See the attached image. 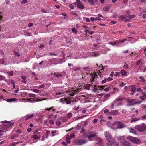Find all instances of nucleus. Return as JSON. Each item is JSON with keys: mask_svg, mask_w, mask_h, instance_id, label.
Returning <instances> with one entry per match:
<instances>
[{"mask_svg": "<svg viewBox=\"0 0 146 146\" xmlns=\"http://www.w3.org/2000/svg\"><path fill=\"white\" fill-rule=\"evenodd\" d=\"M97 133L94 132H89L88 133L85 134L84 137H88L89 140L90 141H92L94 140V138H96V140L98 142L96 143L98 144L101 145L102 144L101 140L97 136Z\"/></svg>", "mask_w": 146, "mask_h": 146, "instance_id": "1", "label": "nucleus"}, {"mask_svg": "<svg viewBox=\"0 0 146 146\" xmlns=\"http://www.w3.org/2000/svg\"><path fill=\"white\" fill-rule=\"evenodd\" d=\"M104 135L106 139L110 143L116 146L119 145V143H117L115 140L112 139L111 135L108 131H105Z\"/></svg>", "mask_w": 146, "mask_h": 146, "instance_id": "2", "label": "nucleus"}, {"mask_svg": "<svg viewBox=\"0 0 146 146\" xmlns=\"http://www.w3.org/2000/svg\"><path fill=\"white\" fill-rule=\"evenodd\" d=\"M107 126L113 130H115L118 129L117 121H115L112 123L110 122H108L107 123Z\"/></svg>", "mask_w": 146, "mask_h": 146, "instance_id": "3", "label": "nucleus"}, {"mask_svg": "<svg viewBox=\"0 0 146 146\" xmlns=\"http://www.w3.org/2000/svg\"><path fill=\"white\" fill-rule=\"evenodd\" d=\"M127 139L129 141L138 144L140 143V140L137 138L132 137L131 136H129L127 138Z\"/></svg>", "mask_w": 146, "mask_h": 146, "instance_id": "4", "label": "nucleus"}, {"mask_svg": "<svg viewBox=\"0 0 146 146\" xmlns=\"http://www.w3.org/2000/svg\"><path fill=\"white\" fill-rule=\"evenodd\" d=\"M145 125H143L141 126H136L135 127V128L139 131L142 132L145 130H146V127Z\"/></svg>", "mask_w": 146, "mask_h": 146, "instance_id": "5", "label": "nucleus"}, {"mask_svg": "<svg viewBox=\"0 0 146 146\" xmlns=\"http://www.w3.org/2000/svg\"><path fill=\"white\" fill-rule=\"evenodd\" d=\"M87 141L84 140H76L75 141L74 143L77 145H80L85 143Z\"/></svg>", "mask_w": 146, "mask_h": 146, "instance_id": "6", "label": "nucleus"}, {"mask_svg": "<svg viewBox=\"0 0 146 146\" xmlns=\"http://www.w3.org/2000/svg\"><path fill=\"white\" fill-rule=\"evenodd\" d=\"M45 99H35L32 100L31 98H29V99H27V102H30L33 103V102H37L40 101H42L43 100H45Z\"/></svg>", "mask_w": 146, "mask_h": 146, "instance_id": "7", "label": "nucleus"}, {"mask_svg": "<svg viewBox=\"0 0 146 146\" xmlns=\"http://www.w3.org/2000/svg\"><path fill=\"white\" fill-rule=\"evenodd\" d=\"M77 7L78 8L83 9L84 8V6L82 5V3L80 1V0H76Z\"/></svg>", "mask_w": 146, "mask_h": 146, "instance_id": "8", "label": "nucleus"}, {"mask_svg": "<svg viewBox=\"0 0 146 146\" xmlns=\"http://www.w3.org/2000/svg\"><path fill=\"white\" fill-rule=\"evenodd\" d=\"M135 99H128L127 100V102L128 103V106H134V105H132L135 101Z\"/></svg>", "mask_w": 146, "mask_h": 146, "instance_id": "9", "label": "nucleus"}, {"mask_svg": "<svg viewBox=\"0 0 146 146\" xmlns=\"http://www.w3.org/2000/svg\"><path fill=\"white\" fill-rule=\"evenodd\" d=\"M118 129L122 128L125 127V125L120 121H117Z\"/></svg>", "mask_w": 146, "mask_h": 146, "instance_id": "10", "label": "nucleus"}, {"mask_svg": "<svg viewBox=\"0 0 146 146\" xmlns=\"http://www.w3.org/2000/svg\"><path fill=\"white\" fill-rule=\"evenodd\" d=\"M108 114L109 115H116L118 114V111L117 110H114L111 112H109Z\"/></svg>", "mask_w": 146, "mask_h": 146, "instance_id": "11", "label": "nucleus"}, {"mask_svg": "<svg viewBox=\"0 0 146 146\" xmlns=\"http://www.w3.org/2000/svg\"><path fill=\"white\" fill-rule=\"evenodd\" d=\"M120 75V73L119 72H112L110 74V76L111 77H113L114 76L116 77H118Z\"/></svg>", "mask_w": 146, "mask_h": 146, "instance_id": "12", "label": "nucleus"}, {"mask_svg": "<svg viewBox=\"0 0 146 146\" xmlns=\"http://www.w3.org/2000/svg\"><path fill=\"white\" fill-rule=\"evenodd\" d=\"M1 123H6L7 124H6V125L7 126V127H11L13 124V123H11L9 122H7L5 121H2L1 122Z\"/></svg>", "mask_w": 146, "mask_h": 146, "instance_id": "13", "label": "nucleus"}, {"mask_svg": "<svg viewBox=\"0 0 146 146\" xmlns=\"http://www.w3.org/2000/svg\"><path fill=\"white\" fill-rule=\"evenodd\" d=\"M121 74H122V76H127V72L125 71L124 70L122 69L121 70L120 72Z\"/></svg>", "mask_w": 146, "mask_h": 146, "instance_id": "14", "label": "nucleus"}, {"mask_svg": "<svg viewBox=\"0 0 146 146\" xmlns=\"http://www.w3.org/2000/svg\"><path fill=\"white\" fill-rule=\"evenodd\" d=\"M83 97H84L85 98H91L93 96L91 94H88L87 93H84V94L82 96Z\"/></svg>", "mask_w": 146, "mask_h": 146, "instance_id": "15", "label": "nucleus"}, {"mask_svg": "<svg viewBox=\"0 0 146 146\" xmlns=\"http://www.w3.org/2000/svg\"><path fill=\"white\" fill-rule=\"evenodd\" d=\"M78 90H79L78 89H76V90H74L73 92L71 93L70 94V96H74V95H75V94H76L78 92H79Z\"/></svg>", "mask_w": 146, "mask_h": 146, "instance_id": "16", "label": "nucleus"}, {"mask_svg": "<svg viewBox=\"0 0 146 146\" xmlns=\"http://www.w3.org/2000/svg\"><path fill=\"white\" fill-rule=\"evenodd\" d=\"M17 101V100L15 98H10L7 99L6 101L8 102H11Z\"/></svg>", "mask_w": 146, "mask_h": 146, "instance_id": "17", "label": "nucleus"}, {"mask_svg": "<svg viewBox=\"0 0 146 146\" xmlns=\"http://www.w3.org/2000/svg\"><path fill=\"white\" fill-rule=\"evenodd\" d=\"M51 133L53 136H54L55 135L58 134V131L56 130L52 131H51Z\"/></svg>", "mask_w": 146, "mask_h": 146, "instance_id": "18", "label": "nucleus"}, {"mask_svg": "<svg viewBox=\"0 0 146 146\" xmlns=\"http://www.w3.org/2000/svg\"><path fill=\"white\" fill-rule=\"evenodd\" d=\"M123 146H131L130 144L128 142H125L122 144Z\"/></svg>", "mask_w": 146, "mask_h": 146, "instance_id": "19", "label": "nucleus"}, {"mask_svg": "<svg viewBox=\"0 0 146 146\" xmlns=\"http://www.w3.org/2000/svg\"><path fill=\"white\" fill-rule=\"evenodd\" d=\"M70 138L69 135H67L66 137V139L68 143H69L70 142Z\"/></svg>", "mask_w": 146, "mask_h": 146, "instance_id": "20", "label": "nucleus"}, {"mask_svg": "<svg viewBox=\"0 0 146 146\" xmlns=\"http://www.w3.org/2000/svg\"><path fill=\"white\" fill-rule=\"evenodd\" d=\"M34 115V114L33 113L30 114L29 115H27L26 116V118H25V119L26 120H27L29 118H31Z\"/></svg>", "mask_w": 146, "mask_h": 146, "instance_id": "21", "label": "nucleus"}, {"mask_svg": "<svg viewBox=\"0 0 146 146\" xmlns=\"http://www.w3.org/2000/svg\"><path fill=\"white\" fill-rule=\"evenodd\" d=\"M88 2L91 5H93L95 4V2L93 0H87Z\"/></svg>", "mask_w": 146, "mask_h": 146, "instance_id": "22", "label": "nucleus"}, {"mask_svg": "<svg viewBox=\"0 0 146 146\" xmlns=\"http://www.w3.org/2000/svg\"><path fill=\"white\" fill-rule=\"evenodd\" d=\"M129 129L130 130V133H132L134 134H136V131L134 129L131 128H129Z\"/></svg>", "mask_w": 146, "mask_h": 146, "instance_id": "23", "label": "nucleus"}, {"mask_svg": "<svg viewBox=\"0 0 146 146\" xmlns=\"http://www.w3.org/2000/svg\"><path fill=\"white\" fill-rule=\"evenodd\" d=\"M140 119H138L136 118H133L131 120V122L132 123L136 121H138V120H139Z\"/></svg>", "mask_w": 146, "mask_h": 146, "instance_id": "24", "label": "nucleus"}, {"mask_svg": "<svg viewBox=\"0 0 146 146\" xmlns=\"http://www.w3.org/2000/svg\"><path fill=\"white\" fill-rule=\"evenodd\" d=\"M109 9V7L108 6H106L103 8V10L105 12L108 11Z\"/></svg>", "mask_w": 146, "mask_h": 146, "instance_id": "25", "label": "nucleus"}, {"mask_svg": "<svg viewBox=\"0 0 146 146\" xmlns=\"http://www.w3.org/2000/svg\"><path fill=\"white\" fill-rule=\"evenodd\" d=\"M64 100L66 102V103L67 104H69L71 102V100L70 99L67 100L65 98L64 99Z\"/></svg>", "mask_w": 146, "mask_h": 146, "instance_id": "26", "label": "nucleus"}, {"mask_svg": "<svg viewBox=\"0 0 146 146\" xmlns=\"http://www.w3.org/2000/svg\"><path fill=\"white\" fill-rule=\"evenodd\" d=\"M125 137V135H123L122 136H120L118 137L117 139L119 140H122Z\"/></svg>", "mask_w": 146, "mask_h": 146, "instance_id": "27", "label": "nucleus"}, {"mask_svg": "<svg viewBox=\"0 0 146 146\" xmlns=\"http://www.w3.org/2000/svg\"><path fill=\"white\" fill-rule=\"evenodd\" d=\"M10 82L11 84L13 86V88H15V83L14 82H13V81L12 80H11L10 81Z\"/></svg>", "mask_w": 146, "mask_h": 146, "instance_id": "28", "label": "nucleus"}, {"mask_svg": "<svg viewBox=\"0 0 146 146\" xmlns=\"http://www.w3.org/2000/svg\"><path fill=\"white\" fill-rule=\"evenodd\" d=\"M31 138L34 139H37L38 138V136L36 135L32 136Z\"/></svg>", "mask_w": 146, "mask_h": 146, "instance_id": "29", "label": "nucleus"}, {"mask_svg": "<svg viewBox=\"0 0 146 146\" xmlns=\"http://www.w3.org/2000/svg\"><path fill=\"white\" fill-rule=\"evenodd\" d=\"M26 76H21V78L23 80H24L23 81V82L24 83H26V81L25 80L26 79Z\"/></svg>", "mask_w": 146, "mask_h": 146, "instance_id": "30", "label": "nucleus"}, {"mask_svg": "<svg viewBox=\"0 0 146 146\" xmlns=\"http://www.w3.org/2000/svg\"><path fill=\"white\" fill-rule=\"evenodd\" d=\"M129 87L131 88V91L135 92L136 90V88L134 86H129Z\"/></svg>", "mask_w": 146, "mask_h": 146, "instance_id": "31", "label": "nucleus"}, {"mask_svg": "<svg viewBox=\"0 0 146 146\" xmlns=\"http://www.w3.org/2000/svg\"><path fill=\"white\" fill-rule=\"evenodd\" d=\"M142 102L141 101H137L135 102L134 103L132 104V105H135L136 104H141Z\"/></svg>", "mask_w": 146, "mask_h": 146, "instance_id": "32", "label": "nucleus"}, {"mask_svg": "<svg viewBox=\"0 0 146 146\" xmlns=\"http://www.w3.org/2000/svg\"><path fill=\"white\" fill-rule=\"evenodd\" d=\"M135 15H129L127 16V18L129 19H132L135 18Z\"/></svg>", "mask_w": 146, "mask_h": 146, "instance_id": "33", "label": "nucleus"}, {"mask_svg": "<svg viewBox=\"0 0 146 146\" xmlns=\"http://www.w3.org/2000/svg\"><path fill=\"white\" fill-rule=\"evenodd\" d=\"M33 91L36 93H39L40 90L37 89H34L33 90Z\"/></svg>", "mask_w": 146, "mask_h": 146, "instance_id": "34", "label": "nucleus"}, {"mask_svg": "<svg viewBox=\"0 0 146 146\" xmlns=\"http://www.w3.org/2000/svg\"><path fill=\"white\" fill-rule=\"evenodd\" d=\"M72 31L75 33H76L77 32V30L75 28H73L72 29Z\"/></svg>", "mask_w": 146, "mask_h": 146, "instance_id": "35", "label": "nucleus"}, {"mask_svg": "<svg viewBox=\"0 0 146 146\" xmlns=\"http://www.w3.org/2000/svg\"><path fill=\"white\" fill-rule=\"evenodd\" d=\"M72 114L71 113H69L67 114V117L68 118H70L72 116Z\"/></svg>", "mask_w": 146, "mask_h": 146, "instance_id": "36", "label": "nucleus"}, {"mask_svg": "<svg viewBox=\"0 0 146 146\" xmlns=\"http://www.w3.org/2000/svg\"><path fill=\"white\" fill-rule=\"evenodd\" d=\"M69 7L71 9H73L74 8V5L72 4H70L69 5Z\"/></svg>", "mask_w": 146, "mask_h": 146, "instance_id": "37", "label": "nucleus"}, {"mask_svg": "<svg viewBox=\"0 0 146 146\" xmlns=\"http://www.w3.org/2000/svg\"><path fill=\"white\" fill-rule=\"evenodd\" d=\"M7 74L9 75L12 76L13 74V72L12 71H11L10 72H7Z\"/></svg>", "mask_w": 146, "mask_h": 146, "instance_id": "38", "label": "nucleus"}, {"mask_svg": "<svg viewBox=\"0 0 146 146\" xmlns=\"http://www.w3.org/2000/svg\"><path fill=\"white\" fill-rule=\"evenodd\" d=\"M139 78L142 80V81L143 82H145V78L142 76H140L139 77Z\"/></svg>", "mask_w": 146, "mask_h": 146, "instance_id": "39", "label": "nucleus"}, {"mask_svg": "<svg viewBox=\"0 0 146 146\" xmlns=\"http://www.w3.org/2000/svg\"><path fill=\"white\" fill-rule=\"evenodd\" d=\"M94 90H93V91L94 92H96L98 90V89L97 88V86L96 85H94Z\"/></svg>", "mask_w": 146, "mask_h": 146, "instance_id": "40", "label": "nucleus"}, {"mask_svg": "<svg viewBox=\"0 0 146 146\" xmlns=\"http://www.w3.org/2000/svg\"><path fill=\"white\" fill-rule=\"evenodd\" d=\"M142 94V96H140L139 97V98L140 99L142 100H144L145 99V97L144 96H143V94Z\"/></svg>", "mask_w": 146, "mask_h": 146, "instance_id": "41", "label": "nucleus"}, {"mask_svg": "<svg viewBox=\"0 0 146 146\" xmlns=\"http://www.w3.org/2000/svg\"><path fill=\"white\" fill-rule=\"evenodd\" d=\"M56 124L57 125L59 126L61 125V123L60 121H58L56 122Z\"/></svg>", "mask_w": 146, "mask_h": 146, "instance_id": "42", "label": "nucleus"}, {"mask_svg": "<svg viewBox=\"0 0 146 146\" xmlns=\"http://www.w3.org/2000/svg\"><path fill=\"white\" fill-rule=\"evenodd\" d=\"M141 107L143 109H146V105L145 104H142L141 106Z\"/></svg>", "mask_w": 146, "mask_h": 146, "instance_id": "43", "label": "nucleus"}, {"mask_svg": "<svg viewBox=\"0 0 146 146\" xmlns=\"http://www.w3.org/2000/svg\"><path fill=\"white\" fill-rule=\"evenodd\" d=\"M109 44L112 45L113 46H115L116 45L115 42H111L109 43Z\"/></svg>", "mask_w": 146, "mask_h": 146, "instance_id": "44", "label": "nucleus"}, {"mask_svg": "<svg viewBox=\"0 0 146 146\" xmlns=\"http://www.w3.org/2000/svg\"><path fill=\"white\" fill-rule=\"evenodd\" d=\"M29 96L30 97H35L36 95L34 94H29Z\"/></svg>", "mask_w": 146, "mask_h": 146, "instance_id": "45", "label": "nucleus"}, {"mask_svg": "<svg viewBox=\"0 0 146 146\" xmlns=\"http://www.w3.org/2000/svg\"><path fill=\"white\" fill-rule=\"evenodd\" d=\"M100 71H99L98 72H97L96 73H95V74H94L93 76H94L95 75H97V74H98L99 76H101V72H100Z\"/></svg>", "mask_w": 146, "mask_h": 146, "instance_id": "46", "label": "nucleus"}, {"mask_svg": "<svg viewBox=\"0 0 146 146\" xmlns=\"http://www.w3.org/2000/svg\"><path fill=\"white\" fill-rule=\"evenodd\" d=\"M126 41V39H125L123 40H119V42L121 43H123Z\"/></svg>", "mask_w": 146, "mask_h": 146, "instance_id": "47", "label": "nucleus"}, {"mask_svg": "<svg viewBox=\"0 0 146 146\" xmlns=\"http://www.w3.org/2000/svg\"><path fill=\"white\" fill-rule=\"evenodd\" d=\"M128 67V66L125 63L123 66V68L125 69H127Z\"/></svg>", "mask_w": 146, "mask_h": 146, "instance_id": "48", "label": "nucleus"}, {"mask_svg": "<svg viewBox=\"0 0 146 146\" xmlns=\"http://www.w3.org/2000/svg\"><path fill=\"white\" fill-rule=\"evenodd\" d=\"M126 84L124 83V82H122L119 84V86L120 87H123L125 86Z\"/></svg>", "mask_w": 146, "mask_h": 146, "instance_id": "49", "label": "nucleus"}, {"mask_svg": "<svg viewBox=\"0 0 146 146\" xmlns=\"http://www.w3.org/2000/svg\"><path fill=\"white\" fill-rule=\"evenodd\" d=\"M5 78V77L2 75H0V80H3Z\"/></svg>", "mask_w": 146, "mask_h": 146, "instance_id": "50", "label": "nucleus"}, {"mask_svg": "<svg viewBox=\"0 0 146 146\" xmlns=\"http://www.w3.org/2000/svg\"><path fill=\"white\" fill-rule=\"evenodd\" d=\"M110 95L109 94H107L105 95L104 97L105 98H109L110 97Z\"/></svg>", "mask_w": 146, "mask_h": 146, "instance_id": "51", "label": "nucleus"}, {"mask_svg": "<svg viewBox=\"0 0 146 146\" xmlns=\"http://www.w3.org/2000/svg\"><path fill=\"white\" fill-rule=\"evenodd\" d=\"M137 91L142 92H142H142V90L141 88H138L137 89Z\"/></svg>", "mask_w": 146, "mask_h": 146, "instance_id": "52", "label": "nucleus"}, {"mask_svg": "<svg viewBox=\"0 0 146 146\" xmlns=\"http://www.w3.org/2000/svg\"><path fill=\"white\" fill-rule=\"evenodd\" d=\"M0 63L2 64H3L4 63V61L3 59H0Z\"/></svg>", "mask_w": 146, "mask_h": 146, "instance_id": "53", "label": "nucleus"}, {"mask_svg": "<svg viewBox=\"0 0 146 146\" xmlns=\"http://www.w3.org/2000/svg\"><path fill=\"white\" fill-rule=\"evenodd\" d=\"M107 80V79L106 78H105L104 80L102 81L101 82L102 83H104L106 82Z\"/></svg>", "mask_w": 146, "mask_h": 146, "instance_id": "54", "label": "nucleus"}, {"mask_svg": "<svg viewBox=\"0 0 146 146\" xmlns=\"http://www.w3.org/2000/svg\"><path fill=\"white\" fill-rule=\"evenodd\" d=\"M115 42L116 45H117V46H119L118 45H119L120 43L119 41L117 40V41H115Z\"/></svg>", "mask_w": 146, "mask_h": 146, "instance_id": "55", "label": "nucleus"}, {"mask_svg": "<svg viewBox=\"0 0 146 146\" xmlns=\"http://www.w3.org/2000/svg\"><path fill=\"white\" fill-rule=\"evenodd\" d=\"M49 122L51 124H53L54 123V121L52 120H50Z\"/></svg>", "mask_w": 146, "mask_h": 146, "instance_id": "56", "label": "nucleus"}, {"mask_svg": "<svg viewBox=\"0 0 146 146\" xmlns=\"http://www.w3.org/2000/svg\"><path fill=\"white\" fill-rule=\"evenodd\" d=\"M113 80V79L110 77H108L107 79V80H108L109 81H111L112 80Z\"/></svg>", "mask_w": 146, "mask_h": 146, "instance_id": "57", "label": "nucleus"}, {"mask_svg": "<svg viewBox=\"0 0 146 146\" xmlns=\"http://www.w3.org/2000/svg\"><path fill=\"white\" fill-rule=\"evenodd\" d=\"M109 90V87H108L106 88H105L104 90L105 91H108Z\"/></svg>", "mask_w": 146, "mask_h": 146, "instance_id": "58", "label": "nucleus"}, {"mask_svg": "<svg viewBox=\"0 0 146 146\" xmlns=\"http://www.w3.org/2000/svg\"><path fill=\"white\" fill-rule=\"evenodd\" d=\"M104 112L105 113H108L109 112V110L108 109H106L104 110Z\"/></svg>", "mask_w": 146, "mask_h": 146, "instance_id": "59", "label": "nucleus"}, {"mask_svg": "<svg viewBox=\"0 0 146 146\" xmlns=\"http://www.w3.org/2000/svg\"><path fill=\"white\" fill-rule=\"evenodd\" d=\"M93 56L94 57H96L99 55V54H98L97 53H95L93 54Z\"/></svg>", "mask_w": 146, "mask_h": 146, "instance_id": "60", "label": "nucleus"}, {"mask_svg": "<svg viewBox=\"0 0 146 146\" xmlns=\"http://www.w3.org/2000/svg\"><path fill=\"white\" fill-rule=\"evenodd\" d=\"M114 90L115 92H117L119 91V89L117 88H114Z\"/></svg>", "mask_w": 146, "mask_h": 146, "instance_id": "61", "label": "nucleus"}, {"mask_svg": "<svg viewBox=\"0 0 146 146\" xmlns=\"http://www.w3.org/2000/svg\"><path fill=\"white\" fill-rule=\"evenodd\" d=\"M41 12L44 13H46V11L44 9H41Z\"/></svg>", "mask_w": 146, "mask_h": 146, "instance_id": "62", "label": "nucleus"}, {"mask_svg": "<svg viewBox=\"0 0 146 146\" xmlns=\"http://www.w3.org/2000/svg\"><path fill=\"white\" fill-rule=\"evenodd\" d=\"M141 118L142 119H146V115L142 116Z\"/></svg>", "mask_w": 146, "mask_h": 146, "instance_id": "63", "label": "nucleus"}, {"mask_svg": "<svg viewBox=\"0 0 146 146\" xmlns=\"http://www.w3.org/2000/svg\"><path fill=\"white\" fill-rule=\"evenodd\" d=\"M79 108V106H74V110H77Z\"/></svg>", "mask_w": 146, "mask_h": 146, "instance_id": "64", "label": "nucleus"}]
</instances>
